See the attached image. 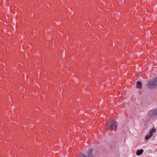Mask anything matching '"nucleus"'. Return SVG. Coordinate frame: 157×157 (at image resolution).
<instances>
[{"label": "nucleus", "instance_id": "obj_9", "mask_svg": "<svg viewBox=\"0 0 157 157\" xmlns=\"http://www.w3.org/2000/svg\"><path fill=\"white\" fill-rule=\"evenodd\" d=\"M79 157H86L84 154H81Z\"/></svg>", "mask_w": 157, "mask_h": 157}, {"label": "nucleus", "instance_id": "obj_5", "mask_svg": "<svg viewBox=\"0 0 157 157\" xmlns=\"http://www.w3.org/2000/svg\"><path fill=\"white\" fill-rule=\"evenodd\" d=\"M156 132V129L153 128L151 129L149 131L148 133L151 135L153 136V133Z\"/></svg>", "mask_w": 157, "mask_h": 157}, {"label": "nucleus", "instance_id": "obj_1", "mask_svg": "<svg viewBox=\"0 0 157 157\" xmlns=\"http://www.w3.org/2000/svg\"><path fill=\"white\" fill-rule=\"evenodd\" d=\"M147 86L151 89L156 88L157 86V77L149 80L147 82Z\"/></svg>", "mask_w": 157, "mask_h": 157}, {"label": "nucleus", "instance_id": "obj_6", "mask_svg": "<svg viewBox=\"0 0 157 157\" xmlns=\"http://www.w3.org/2000/svg\"><path fill=\"white\" fill-rule=\"evenodd\" d=\"M142 87V84L140 82H137L136 83V88L141 89Z\"/></svg>", "mask_w": 157, "mask_h": 157}, {"label": "nucleus", "instance_id": "obj_7", "mask_svg": "<svg viewBox=\"0 0 157 157\" xmlns=\"http://www.w3.org/2000/svg\"><path fill=\"white\" fill-rule=\"evenodd\" d=\"M143 152V149H140L137 150L136 152V154L137 155H141Z\"/></svg>", "mask_w": 157, "mask_h": 157}, {"label": "nucleus", "instance_id": "obj_3", "mask_svg": "<svg viewBox=\"0 0 157 157\" xmlns=\"http://www.w3.org/2000/svg\"><path fill=\"white\" fill-rule=\"evenodd\" d=\"M95 154L94 150L92 148H90L87 153V155L88 157H92Z\"/></svg>", "mask_w": 157, "mask_h": 157}, {"label": "nucleus", "instance_id": "obj_4", "mask_svg": "<svg viewBox=\"0 0 157 157\" xmlns=\"http://www.w3.org/2000/svg\"><path fill=\"white\" fill-rule=\"evenodd\" d=\"M148 114L150 116H153L157 115V108L150 111Z\"/></svg>", "mask_w": 157, "mask_h": 157}, {"label": "nucleus", "instance_id": "obj_8", "mask_svg": "<svg viewBox=\"0 0 157 157\" xmlns=\"http://www.w3.org/2000/svg\"><path fill=\"white\" fill-rule=\"evenodd\" d=\"M152 136V135H151V134H149L146 136L145 139L146 140H147L149 139Z\"/></svg>", "mask_w": 157, "mask_h": 157}, {"label": "nucleus", "instance_id": "obj_2", "mask_svg": "<svg viewBox=\"0 0 157 157\" xmlns=\"http://www.w3.org/2000/svg\"><path fill=\"white\" fill-rule=\"evenodd\" d=\"M108 128L110 130H113L117 128L118 124L116 121L113 120H110L107 124Z\"/></svg>", "mask_w": 157, "mask_h": 157}]
</instances>
